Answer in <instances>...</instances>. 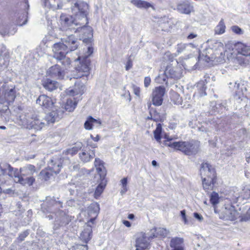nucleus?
Listing matches in <instances>:
<instances>
[{
  "label": "nucleus",
  "mask_w": 250,
  "mask_h": 250,
  "mask_svg": "<svg viewBox=\"0 0 250 250\" xmlns=\"http://www.w3.org/2000/svg\"><path fill=\"white\" fill-rule=\"evenodd\" d=\"M88 5L86 3L81 1L76 2L72 6V11L74 16L62 14L60 17V29L62 31H68L76 33L79 30L78 26L87 24Z\"/></svg>",
  "instance_id": "obj_1"
},
{
  "label": "nucleus",
  "mask_w": 250,
  "mask_h": 250,
  "mask_svg": "<svg viewBox=\"0 0 250 250\" xmlns=\"http://www.w3.org/2000/svg\"><path fill=\"white\" fill-rule=\"evenodd\" d=\"M62 208V203L57 200L54 197H47L42 205V210L46 214V217L49 220L54 219L53 225V233L61 227L68 225L72 220V216L69 215L65 211L59 209Z\"/></svg>",
  "instance_id": "obj_2"
},
{
  "label": "nucleus",
  "mask_w": 250,
  "mask_h": 250,
  "mask_svg": "<svg viewBox=\"0 0 250 250\" xmlns=\"http://www.w3.org/2000/svg\"><path fill=\"white\" fill-rule=\"evenodd\" d=\"M8 175L13 178L15 182L20 183L23 186L32 185L35 182L33 175L36 172L35 167L32 165H27L21 167L19 171L14 169L9 164H5L1 168V172L3 174L7 173Z\"/></svg>",
  "instance_id": "obj_3"
},
{
  "label": "nucleus",
  "mask_w": 250,
  "mask_h": 250,
  "mask_svg": "<svg viewBox=\"0 0 250 250\" xmlns=\"http://www.w3.org/2000/svg\"><path fill=\"white\" fill-rule=\"evenodd\" d=\"M62 111L61 110H52L48 114H37L34 113L33 120H32V129L40 130L49 124L58 122L62 117Z\"/></svg>",
  "instance_id": "obj_4"
},
{
  "label": "nucleus",
  "mask_w": 250,
  "mask_h": 250,
  "mask_svg": "<svg viewBox=\"0 0 250 250\" xmlns=\"http://www.w3.org/2000/svg\"><path fill=\"white\" fill-rule=\"evenodd\" d=\"M171 138H167L165 143V145L175 150L180 151L185 155H194L198 151L199 146L193 141L171 142Z\"/></svg>",
  "instance_id": "obj_5"
},
{
  "label": "nucleus",
  "mask_w": 250,
  "mask_h": 250,
  "mask_svg": "<svg viewBox=\"0 0 250 250\" xmlns=\"http://www.w3.org/2000/svg\"><path fill=\"white\" fill-rule=\"evenodd\" d=\"M87 51L83 56H79L75 62L79 61V64L75 67L77 74L75 75L74 79H78L83 76H87L89 75L90 60L88 57L93 52V48L91 46H88L86 48Z\"/></svg>",
  "instance_id": "obj_6"
},
{
  "label": "nucleus",
  "mask_w": 250,
  "mask_h": 250,
  "mask_svg": "<svg viewBox=\"0 0 250 250\" xmlns=\"http://www.w3.org/2000/svg\"><path fill=\"white\" fill-rule=\"evenodd\" d=\"M86 24L78 26L79 30L77 32L80 33V39L87 45L92 42L93 33L92 28L88 26H85Z\"/></svg>",
  "instance_id": "obj_7"
},
{
  "label": "nucleus",
  "mask_w": 250,
  "mask_h": 250,
  "mask_svg": "<svg viewBox=\"0 0 250 250\" xmlns=\"http://www.w3.org/2000/svg\"><path fill=\"white\" fill-rule=\"evenodd\" d=\"M16 92L15 86L5 89L4 93L0 95V104H5V106L8 107L14 101Z\"/></svg>",
  "instance_id": "obj_8"
},
{
  "label": "nucleus",
  "mask_w": 250,
  "mask_h": 250,
  "mask_svg": "<svg viewBox=\"0 0 250 250\" xmlns=\"http://www.w3.org/2000/svg\"><path fill=\"white\" fill-rule=\"evenodd\" d=\"M52 48L53 52V57L56 60H62L69 52L62 41L54 43Z\"/></svg>",
  "instance_id": "obj_9"
},
{
  "label": "nucleus",
  "mask_w": 250,
  "mask_h": 250,
  "mask_svg": "<svg viewBox=\"0 0 250 250\" xmlns=\"http://www.w3.org/2000/svg\"><path fill=\"white\" fill-rule=\"evenodd\" d=\"M237 212L234 207L231 205L226 206L220 214V218L225 220L233 221L236 219Z\"/></svg>",
  "instance_id": "obj_10"
},
{
  "label": "nucleus",
  "mask_w": 250,
  "mask_h": 250,
  "mask_svg": "<svg viewBox=\"0 0 250 250\" xmlns=\"http://www.w3.org/2000/svg\"><path fill=\"white\" fill-rule=\"evenodd\" d=\"M166 89L163 86L155 87L153 90L152 96V103L154 105L159 106L162 104L163 96L165 93Z\"/></svg>",
  "instance_id": "obj_11"
},
{
  "label": "nucleus",
  "mask_w": 250,
  "mask_h": 250,
  "mask_svg": "<svg viewBox=\"0 0 250 250\" xmlns=\"http://www.w3.org/2000/svg\"><path fill=\"white\" fill-rule=\"evenodd\" d=\"M61 41L69 52L75 50L79 46L78 39L72 34L62 38Z\"/></svg>",
  "instance_id": "obj_12"
},
{
  "label": "nucleus",
  "mask_w": 250,
  "mask_h": 250,
  "mask_svg": "<svg viewBox=\"0 0 250 250\" xmlns=\"http://www.w3.org/2000/svg\"><path fill=\"white\" fill-rule=\"evenodd\" d=\"M200 175L202 178L216 179V173L214 168L209 164L204 163L202 164L200 168Z\"/></svg>",
  "instance_id": "obj_13"
},
{
  "label": "nucleus",
  "mask_w": 250,
  "mask_h": 250,
  "mask_svg": "<svg viewBox=\"0 0 250 250\" xmlns=\"http://www.w3.org/2000/svg\"><path fill=\"white\" fill-rule=\"evenodd\" d=\"M33 117V112H23L19 116V124L25 128L32 129Z\"/></svg>",
  "instance_id": "obj_14"
},
{
  "label": "nucleus",
  "mask_w": 250,
  "mask_h": 250,
  "mask_svg": "<svg viewBox=\"0 0 250 250\" xmlns=\"http://www.w3.org/2000/svg\"><path fill=\"white\" fill-rule=\"evenodd\" d=\"M151 239L149 238V235L147 236L146 234H142L137 238L136 241V250H148L150 247L149 241Z\"/></svg>",
  "instance_id": "obj_15"
},
{
  "label": "nucleus",
  "mask_w": 250,
  "mask_h": 250,
  "mask_svg": "<svg viewBox=\"0 0 250 250\" xmlns=\"http://www.w3.org/2000/svg\"><path fill=\"white\" fill-rule=\"evenodd\" d=\"M36 104L39 105L43 109L52 108L54 104L52 99L46 95H40L36 100Z\"/></svg>",
  "instance_id": "obj_16"
},
{
  "label": "nucleus",
  "mask_w": 250,
  "mask_h": 250,
  "mask_svg": "<svg viewBox=\"0 0 250 250\" xmlns=\"http://www.w3.org/2000/svg\"><path fill=\"white\" fill-rule=\"evenodd\" d=\"M62 160L61 157H54L50 160L48 164V167L52 170L54 174L59 173L62 167Z\"/></svg>",
  "instance_id": "obj_17"
},
{
  "label": "nucleus",
  "mask_w": 250,
  "mask_h": 250,
  "mask_svg": "<svg viewBox=\"0 0 250 250\" xmlns=\"http://www.w3.org/2000/svg\"><path fill=\"white\" fill-rule=\"evenodd\" d=\"M217 53H214L213 50L212 48H208L204 50L199 54L198 58L200 60H203L206 62H208L210 61H213L217 58Z\"/></svg>",
  "instance_id": "obj_18"
},
{
  "label": "nucleus",
  "mask_w": 250,
  "mask_h": 250,
  "mask_svg": "<svg viewBox=\"0 0 250 250\" xmlns=\"http://www.w3.org/2000/svg\"><path fill=\"white\" fill-rule=\"evenodd\" d=\"M164 74L167 77V78L173 79L174 80L179 79L182 76V72L181 70H178V69L176 70L171 66H167V67Z\"/></svg>",
  "instance_id": "obj_19"
},
{
  "label": "nucleus",
  "mask_w": 250,
  "mask_h": 250,
  "mask_svg": "<svg viewBox=\"0 0 250 250\" xmlns=\"http://www.w3.org/2000/svg\"><path fill=\"white\" fill-rule=\"evenodd\" d=\"M149 238L161 237L165 238L169 233V230L163 228H154L150 231Z\"/></svg>",
  "instance_id": "obj_20"
},
{
  "label": "nucleus",
  "mask_w": 250,
  "mask_h": 250,
  "mask_svg": "<svg viewBox=\"0 0 250 250\" xmlns=\"http://www.w3.org/2000/svg\"><path fill=\"white\" fill-rule=\"evenodd\" d=\"M229 89L233 92L236 96H238V98H241V96L244 94V89L246 90V88L241 85L240 83H237L236 82H230L229 83Z\"/></svg>",
  "instance_id": "obj_21"
},
{
  "label": "nucleus",
  "mask_w": 250,
  "mask_h": 250,
  "mask_svg": "<svg viewBox=\"0 0 250 250\" xmlns=\"http://www.w3.org/2000/svg\"><path fill=\"white\" fill-rule=\"evenodd\" d=\"M48 74L50 76L57 79H62L64 78V72L58 64L50 67Z\"/></svg>",
  "instance_id": "obj_22"
},
{
  "label": "nucleus",
  "mask_w": 250,
  "mask_h": 250,
  "mask_svg": "<svg viewBox=\"0 0 250 250\" xmlns=\"http://www.w3.org/2000/svg\"><path fill=\"white\" fill-rule=\"evenodd\" d=\"M94 165L98 174L99 175L100 179L104 180L106 174L105 168L104 166V163L99 158H96L94 162Z\"/></svg>",
  "instance_id": "obj_23"
},
{
  "label": "nucleus",
  "mask_w": 250,
  "mask_h": 250,
  "mask_svg": "<svg viewBox=\"0 0 250 250\" xmlns=\"http://www.w3.org/2000/svg\"><path fill=\"white\" fill-rule=\"evenodd\" d=\"M43 87L49 91H52L59 87V83L56 81L48 78L44 79L42 81Z\"/></svg>",
  "instance_id": "obj_24"
},
{
  "label": "nucleus",
  "mask_w": 250,
  "mask_h": 250,
  "mask_svg": "<svg viewBox=\"0 0 250 250\" xmlns=\"http://www.w3.org/2000/svg\"><path fill=\"white\" fill-rule=\"evenodd\" d=\"M228 59L230 64L233 66L242 65L246 63L244 57L238 53L236 55L231 54L230 56L228 57Z\"/></svg>",
  "instance_id": "obj_25"
},
{
  "label": "nucleus",
  "mask_w": 250,
  "mask_h": 250,
  "mask_svg": "<svg viewBox=\"0 0 250 250\" xmlns=\"http://www.w3.org/2000/svg\"><path fill=\"white\" fill-rule=\"evenodd\" d=\"M43 2L45 7L52 8L53 10L61 9L63 6L60 0H43Z\"/></svg>",
  "instance_id": "obj_26"
},
{
  "label": "nucleus",
  "mask_w": 250,
  "mask_h": 250,
  "mask_svg": "<svg viewBox=\"0 0 250 250\" xmlns=\"http://www.w3.org/2000/svg\"><path fill=\"white\" fill-rule=\"evenodd\" d=\"M237 52L240 55L244 56H250V45L238 42L235 45Z\"/></svg>",
  "instance_id": "obj_27"
},
{
  "label": "nucleus",
  "mask_w": 250,
  "mask_h": 250,
  "mask_svg": "<svg viewBox=\"0 0 250 250\" xmlns=\"http://www.w3.org/2000/svg\"><path fill=\"white\" fill-rule=\"evenodd\" d=\"M79 158L83 163H87L92 160L95 156V151L94 150H89L88 151L86 150L83 151L79 153Z\"/></svg>",
  "instance_id": "obj_28"
},
{
  "label": "nucleus",
  "mask_w": 250,
  "mask_h": 250,
  "mask_svg": "<svg viewBox=\"0 0 250 250\" xmlns=\"http://www.w3.org/2000/svg\"><path fill=\"white\" fill-rule=\"evenodd\" d=\"M92 227L91 225H86L83 230L80 234V238L85 243H87L91 238Z\"/></svg>",
  "instance_id": "obj_29"
},
{
  "label": "nucleus",
  "mask_w": 250,
  "mask_h": 250,
  "mask_svg": "<svg viewBox=\"0 0 250 250\" xmlns=\"http://www.w3.org/2000/svg\"><path fill=\"white\" fill-rule=\"evenodd\" d=\"M170 246L173 250H184L183 239L180 237H174L171 239Z\"/></svg>",
  "instance_id": "obj_30"
},
{
  "label": "nucleus",
  "mask_w": 250,
  "mask_h": 250,
  "mask_svg": "<svg viewBox=\"0 0 250 250\" xmlns=\"http://www.w3.org/2000/svg\"><path fill=\"white\" fill-rule=\"evenodd\" d=\"M75 86L73 88L68 89L66 90V94L70 96H74L78 94L82 95L84 91V87L83 85L77 84L75 82Z\"/></svg>",
  "instance_id": "obj_31"
},
{
  "label": "nucleus",
  "mask_w": 250,
  "mask_h": 250,
  "mask_svg": "<svg viewBox=\"0 0 250 250\" xmlns=\"http://www.w3.org/2000/svg\"><path fill=\"white\" fill-rule=\"evenodd\" d=\"M216 182V179H207L203 178L202 179L203 187L204 189L207 192H209L213 190L214 185Z\"/></svg>",
  "instance_id": "obj_32"
},
{
  "label": "nucleus",
  "mask_w": 250,
  "mask_h": 250,
  "mask_svg": "<svg viewBox=\"0 0 250 250\" xmlns=\"http://www.w3.org/2000/svg\"><path fill=\"white\" fill-rule=\"evenodd\" d=\"M177 9L182 14H189L192 10L193 6L188 3H180L178 4Z\"/></svg>",
  "instance_id": "obj_33"
},
{
  "label": "nucleus",
  "mask_w": 250,
  "mask_h": 250,
  "mask_svg": "<svg viewBox=\"0 0 250 250\" xmlns=\"http://www.w3.org/2000/svg\"><path fill=\"white\" fill-rule=\"evenodd\" d=\"M83 146V144L81 142H77L75 146L71 148H68L63 151L65 155H71L72 156L76 154L79 150H81Z\"/></svg>",
  "instance_id": "obj_34"
},
{
  "label": "nucleus",
  "mask_w": 250,
  "mask_h": 250,
  "mask_svg": "<svg viewBox=\"0 0 250 250\" xmlns=\"http://www.w3.org/2000/svg\"><path fill=\"white\" fill-rule=\"evenodd\" d=\"M9 61L10 57L8 53H5L0 56V71L7 68Z\"/></svg>",
  "instance_id": "obj_35"
},
{
  "label": "nucleus",
  "mask_w": 250,
  "mask_h": 250,
  "mask_svg": "<svg viewBox=\"0 0 250 250\" xmlns=\"http://www.w3.org/2000/svg\"><path fill=\"white\" fill-rule=\"evenodd\" d=\"M131 3L139 8L147 9L152 7L150 3L142 0H132Z\"/></svg>",
  "instance_id": "obj_36"
},
{
  "label": "nucleus",
  "mask_w": 250,
  "mask_h": 250,
  "mask_svg": "<svg viewBox=\"0 0 250 250\" xmlns=\"http://www.w3.org/2000/svg\"><path fill=\"white\" fill-rule=\"evenodd\" d=\"M101 183L97 187L94 194V196L96 199H98L100 196L105 188V182L104 180L101 179Z\"/></svg>",
  "instance_id": "obj_37"
},
{
  "label": "nucleus",
  "mask_w": 250,
  "mask_h": 250,
  "mask_svg": "<svg viewBox=\"0 0 250 250\" xmlns=\"http://www.w3.org/2000/svg\"><path fill=\"white\" fill-rule=\"evenodd\" d=\"M207 83V82L206 79L201 80L197 83L196 86L200 91V95L201 96L206 95L207 94L205 92L206 89V84Z\"/></svg>",
  "instance_id": "obj_38"
},
{
  "label": "nucleus",
  "mask_w": 250,
  "mask_h": 250,
  "mask_svg": "<svg viewBox=\"0 0 250 250\" xmlns=\"http://www.w3.org/2000/svg\"><path fill=\"white\" fill-rule=\"evenodd\" d=\"M54 173L52 170H51L48 167L41 171L40 175L41 177L45 181H47L50 179L51 176H52Z\"/></svg>",
  "instance_id": "obj_39"
},
{
  "label": "nucleus",
  "mask_w": 250,
  "mask_h": 250,
  "mask_svg": "<svg viewBox=\"0 0 250 250\" xmlns=\"http://www.w3.org/2000/svg\"><path fill=\"white\" fill-rule=\"evenodd\" d=\"M193 45L192 43L188 44H184V43H180L177 45L176 48V51L178 53V54L185 52L186 51L188 50L191 47H193Z\"/></svg>",
  "instance_id": "obj_40"
},
{
  "label": "nucleus",
  "mask_w": 250,
  "mask_h": 250,
  "mask_svg": "<svg viewBox=\"0 0 250 250\" xmlns=\"http://www.w3.org/2000/svg\"><path fill=\"white\" fill-rule=\"evenodd\" d=\"M226 25L223 19H221L218 24L215 27L214 32L216 34L220 35L225 32Z\"/></svg>",
  "instance_id": "obj_41"
},
{
  "label": "nucleus",
  "mask_w": 250,
  "mask_h": 250,
  "mask_svg": "<svg viewBox=\"0 0 250 250\" xmlns=\"http://www.w3.org/2000/svg\"><path fill=\"white\" fill-rule=\"evenodd\" d=\"M99 210V205L97 203H93L88 207V212L89 214H94L96 216Z\"/></svg>",
  "instance_id": "obj_42"
},
{
  "label": "nucleus",
  "mask_w": 250,
  "mask_h": 250,
  "mask_svg": "<svg viewBox=\"0 0 250 250\" xmlns=\"http://www.w3.org/2000/svg\"><path fill=\"white\" fill-rule=\"evenodd\" d=\"M94 123H97L99 124H101V123L100 121H98L97 120H96V119H94L93 117H92L91 116H89L87 120L85 121L84 124V128L86 129H87V130H91L92 129V125Z\"/></svg>",
  "instance_id": "obj_43"
},
{
  "label": "nucleus",
  "mask_w": 250,
  "mask_h": 250,
  "mask_svg": "<svg viewBox=\"0 0 250 250\" xmlns=\"http://www.w3.org/2000/svg\"><path fill=\"white\" fill-rule=\"evenodd\" d=\"M162 125L160 124L157 125V127L154 131V136L156 140L160 143L161 139V133H162Z\"/></svg>",
  "instance_id": "obj_44"
},
{
  "label": "nucleus",
  "mask_w": 250,
  "mask_h": 250,
  "mask_svg": "<svg viewBox=\"0 0 250 250\" xmlns=\"http://www.w3.org/2000/svg\"><path fill=\"white\" fill-rule=\"evenodd\" d=\"M77 103L71 99L67 100L65 106V109L69 112L73 111L76 106Z\"/></svg>",
  "instance_id": "obj_45"
},
{
  "label": "nucleus",
  "mask_w": 250,
  "mask_h": 250,
  "mask_svg": "<svg viewBox=\"0 0 250 250\" xmlns=\"http://www.w3.org/2000/svg\"><path fill=\"white\" fill-rule=\"evenodd\" d=\"M149 113L150 115H151V119L156 122L161 121V117L160 113L157 112L155 110L150 109Z\"/></svg>",
  "instance_id": "obj_46"
},
{
  "label": "nucleus",
  "mask_w": 250,
  "mask_h": 250,
  "mask_svg": "<svg viewBox=\"0 0 250 250\" xmlns=\"http://www.w3.org/2000/svg\"><path fill=\"white\" fill-rule=\"evenodd\" d=\"M219 194L215 192H213L210 196V202L213 205H215L219 203Z\"/></svg>",
  "instance_id": "obj_47"
},
{
  "label": "nucleus",
  "mask_w": 250,
  "mask_h": 250,
  "mask_svg": "<svg viewBox=\"0 0 250 250\" xmlns=\"http://www.w3.org/2000/svg\"><path fill=\"white\" fill-rule=\"evenodd\" d=\"M29 232L28 230H26L24 231L23 232L21 233L19 236L16 239V241L18 243H21L22 241H24L25 238L29 235Z\"/></svg>",
  "instance_id": "obj_48"
},
{
  "label": "nucleus",
  "mask_w": 250,
  "mask_h": 250,
  "mask_svg": "<svg viewBox=\"0 0 250 250\" xmlns=\"http://www.w3.org/2000/svg\"><path fill=\"white\" fill-rule=\"evenodd\" d=\"M121 184L122 185V189L121 191L122 194L125 193L127 190V180L126 178H124L121 181Z\"/></svg>",
  "instance_id": "obj_49"
},
{
  "label": "nucleus",
  "mask_w": 250,
  "mask_h": 250,
  "mask_svg": "<svg viewBox=\"0 0 250 250\" xmlns=\"http://www.w3.org/2000/svg\"><path fill=\"white\" fill-rule=\"evenodd\" d=\"M59 61H60L62 64L65 67H69V65L71 63V61L69 58L66 57L65 56L64 58L62 60H57Z\"/></svg>",
  "instance_id": "obj_50"
},
{
  "label": "nucleus",
  "mask_w": 250,
  "mask_h": 250,
  "mask_svg": "<svg viewBox=\"0 0 250 250\" xmlns=\"http://www.w3.org/2000/svg\"><path fill=\"white\" fill-rule=\"evenodd\" d=\"M176 56V54H172L169 52H167L164 55V59L170 62H172Z\"/></svg>",
  "instance_id": "obj_51"
},
{
  "label": "nucleus",
  "mask_w": 250,
  "mask_h": 250,
  "mask_svg": "<svg viewBox=\"0 0 250 250\" xmlns=\"http://www.w3.org/2000/svg\"><path fill=\"white\" fill-rule=\"evenodd\" d=\"M167 79V77L164 73L162 75H159L156 78V81L159 83H163L164 82L166 81Z\"/></svg>",
  "instance_id": "obj_52"
},
{
  "label": "nucleus",
  "mask_w": 250,
  "mask_h": 250,
  "mask_svg": "<svg viewBox=\"0 0 250 250\" xmlns=\"http://www.w3.org/2000/svg\"><path fill=\"white\" fill-rule=\"evenodd\" d=\"M52 39H53L52 36L50 35L46 36L43 39L42 42L45 44H46V46H48L50 45V42L52 41Z\"/></svg>",
  "instance_id": "obj_53"
},
{
  "label": "nucleus",
  "mask_w": 250,
  "mask_h": 250,
  "mask_svg": "<svg viewBox=\"0 0 250 250\" xmlns=\"http://www.w3.org/2000/svg\"><path fill=\"white\" fill-rule=\"evenodd\" d=\"M5 164H3L2 165H0V186L4 183V180L3 178V176L5 175H8V170H7V173L5 174H3L1 172V168L3 167V165Z\"/></svg>",
  "instance_id": "obj_54"
},
{
  "label": "nucleus",
  "mask_w": 250,
  "mask_h": 250,
  "mask_svg": "<svg viewBox=\"0 0 250 250\" xmlns=\"http://www.w3.org/2000/svg\"><path fill=\"white\" fill-rule=\"evenodd\" d=\"M132 62L131 59V56H130L127 60V62H126V65H125V69L126 70H129L132 67Z\"/></svg>",
  "instance_id": "obj_55"
},
{
  "label": "nucleus",
  "mask_w": 250,
  "mask_h": 250,
  "mask_svg": "<svg viewBox=\"0 0 250 250\" xmlns=\"http://www.w3.org/2000/svg\"><path fill=\"white\" fill-rule=\"evenodd\" d=\"M232 30L233 32L237 34H241L242 33V31L240 28L237 26H233L231 27Z\"/></svg>",
  "instance_id": "obj_56"
},
{
  "label": "nucleus",
  "mask_w": 250,
  "mask_h": 250,
  "mask_svg": "<svg viewBox=\"0 0 250 250\" xmlns=\"http://www.w3.org/2000/svg\"><path fill=\"white\" fill-rule=\"evenodd\" d=\"M87 246L86 245H77L74 249V250H87Z\"/></svg>",
  "instance_id": "obj_57"
},
{
  "label": "nucleus",
  "mask_w": 250,
  "mask_h": 250,
  "mask_svg": "<svg viewBox=\"0 0 250 250\" xmlns=\"http://www.w3.org/2000/svg\"><path fill=\"white\" fill-rule=\"evenodd\" d=\"M181 215L182 217V219L184 222L185 224H188V221L186 218V211L185 210H182L180 211Z\"/></svg>",
  "instance_id": "obj_58"
},
{
  "label": "nucleus",
  "mask_w": 250,
  "mask_h": 250,
  "mask_svg": "<svg viewBox=\"0 0 250 250\" xmlns=\"http://www.w3.org/2000/svg\"><path fill=\"white\" fill-rule=\"evenodd\" d=\"M151 82V79L149 77H146L145 78L144 80V85L145 86L147 87L149 85Z\"/></svg>",
  "instance_id": "obj_59"
},
{
  "label": "nucleus",
  "mask_w": 250,
  "mask_h": 250,
  "mask_svg": "<svg viewBox=\"0 0 250 250\" xmlns=\"http://www.w3.org/2000/svg\"><path fill=\"white\" fill-rule=\"evenodd\" d=\"M193 216L196 219H197L200 222L203 220V216L197 212H194L193 213Z\"/></svg>",
  "instance_id": "obj_60"
},
{
  "label": "nucleus",
  "mask_w": 250,
  "mask_h": 250,
  "mask_svg": "<svg viewBox=\"0 0 250 250\" xmlns=\"http://www.w3.org/2000/svg\"><path fill=\"white\" fill-rule=\"evenodd\" d=\"M133 90L134 94L137 96H139L140 95V88L138 87L134 86L133 87Z\"/></svg>",
  "instance_id": "obj_61"
},
{
  "label": "nucleus",
  "mask_w": 250,
  "mask_h": 250,
  "mask_svg": "<svg viewBox=\"0 0 250 250\" xmlns=\"http://www.w3.org/2000/svg\"><path fill=\"white\" fill-rule=\"evenodd\" d=\"M27 14H28V13L27 11H26L25 14H24L23 16V17L25 19L24 21L22 23H19L20 25H22L23 24H25L27 22Z\"/></svg>",
  "instance_id": "obj_62"
},
{
  "label": "nucleus",
  "mask_w": 250,
  "mask_h": 250,
  "mask_svg": "<svg viewBox=\"0 0 250 250\" xmlns=\"http://www.w3.org/2000/svg\"><path fill=\"white\" fill-rule=\"evenodd\" d=\"M197 36L196 34L195 33H191L190 34L188 37L187 39L188 40H191L195 38H196Z\"/></svg>",
  "instance_id": "obj_63"
},
{
  "label": "nucleus",
  "mask_w": 250,
  "mask_h": 250,
  "mask_svg": "<svg viewBox=\"0 0 250 250\" xmlns=\"http://www.w3.org/2000/svg\"><path fill=\"white\" fill-rule=\"evenodd\" d=\"M239 197V195L238 193H236L234 194H233V197H232V200L234 202H236Z\"/></svg>",
  "instance_id": "obj_64"
}]
</instances>
